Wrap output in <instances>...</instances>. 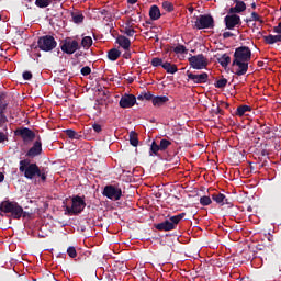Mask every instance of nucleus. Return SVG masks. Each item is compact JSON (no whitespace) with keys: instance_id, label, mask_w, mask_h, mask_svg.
Returning <instances> with one entry per match:
<instances>
[{"instance_id":"35","label":"nucleus","mask_w":281,"mask_h":281,"mask_svg":"<svg viewBox=\"0 0 281 281\" xmlns=\"http://www.w3.org/2000/svg\"><path fill=\"white\" fill-rule=\"evenodd\" d=\"M251 21H257L258 23H261V24L265 23V20H262V18H260L256 12L251 13V19H246V23H249Z\"/></svg>"},{"instance_id":"10","label":"nucleus","mask_w":281,"mask_h":281,"mask_svg":"<svg viewBox=\"0 0 281 281\" xmlns=\"http://www.w3.org/2000/svg\"><path fill=\"white\" fill-rule=\"evenodd\" d=\"M189 64L192 67V69H206L209 61L205 55L199 54L189 57Z\"/></svg>"},{"instance_id":"23","label":"nucleus","mask_w":281,"mask_h":281,"mask_svg":"<svg viewBox=\"0 0 281 281\" xmlns=\"http://www.w3.org/2000/svg\"><path fill=\"white\" fill-rule=\"evenodd\" d=\"M122 56V52H120L117 48H112L108 52V58L109 60L115 61L117 58Z\"/></svg>"},{"instance_id":"52","label":"nucleus","mask_w":281,"mask_h":281,"mask_svg":"<svg viewBox=\"0 0 281 281\" xmlns=\"http://www.w3.org/2000/svg\"><path fill=\"white\" fill-rule=\"evenodd\" d=\"M5 181V175L3 172H0V183H3Z\"/></svg>"},{"instance_id":"37","label":"nucleus","mask_w":281,"mask_h":281,"mask_svg":"<svg viewBox=\"0 0 281 281\" xmlns=\"http://www.w3.org/2000/svg\"><path fill=\"white\" fill-rule=\"evenodd\" d=\"M175 54H188V48L184 45L179 44L173 48Z\"/></svg>"},{"instance_id":"27","label":"nucleus","mask_w":281,"mask_h":281,"mask_svg":"<svg viewBox=\"0 0 281 281\" xmlns=\"http://www.w3.org/2000/svg\"><path fill=\"white\" fill-rule=\"evenodd\" d=\"M130 144L131 146H134V147L139 146V138L137 137V132L135 131L130 132Z\"/></svg>"},{"instance_id":"59","label":"nucleus","mask_w":281,"mask_h":281,"mask_svg":"<svg viewBox=\"0 0 281 281\" xmlns=\"http://www.w3.org/2000/svg\"><path fill=\"white\" fill-rule=\"evenodd\" d=\"M268 240L271 243V240H273V236H270Z\"/></svg>"},{"instance_id":"18","label":"nucleus","mask_w":281,"mask_h":281,"mask_svg":"<svg viewBox=\"0 0 281 281\" xmlns=\"http://www.w3.org/2000/svg\"><path fill=\"white\" fill-rule=\"evenodd\" d=\"M278 35H266L263 36V41L267 45H274V43H281V33H277Z\"/></svg>"},{"instance_id":"51","label":"nucleus","mask_w":281,"mask_h":281,"mask_svg":"<svg viewBox=\"0 0 281 281\" xmlns=\"http://www.w3.org/2000/svg\"><path fill=\"white\" fill-rule=\"evenodd\" d=\"M262 131H263L265 135H269V133H271V127L263 126Z\"/></svg>"},{"instance_id":"39","label":"nucleus","mask_w":281,"mask_h":281,"mask_svg":"<svg viewBox=\"0 0 281 281\" xmlns=\"http://www.w3.org/2000/svg\"><path fill=\"white\" fill-rule=\"evenodd\" d=\"M216 89H225L227 87V79L222 78L215 82Z\"/></svg>"},{"instance_id":"11","label":"nucleus","mask_w":281,"mask_h":281,"mask_svg":"<svg viewBox=\"0 0 281 281\" xmlns=\"http://www.w3.org/2000/svg\"><path fill=\"white\" fill-rule=\"evenodd\" d=\"M103 196L111 201H120L122 199V189L116 188L113 184L105 186L103 189Z\"/></svg>"},{"instance_id":"48","label":"nucleus","mask_w":281,"mask_h":281,"mask_svg":"<svg viewBox=\"0 0 281 281\" xmlns=\"http://www.w3.org/2000/svg\"><path fill=\"white\" fill-rule=\"evenodd\" d=\"M8 140V136L5 135V133L0 132V144H3V142Z\"/></svg>"},{"instance_id":"15","label":"nucleus","mask_w":281,"mask_h":281,"mask_svg":"<svg viewBox=\"0 0 281 281\" xmlns=\"http://www.w3.org/2000/svg\"><path fill=\"white\" fill-rule=\"evenodd\" d=\"M212 199L215 201V203H217V205H228V207H234L232 198H227V195L223 193H213Z\"/></svg>"},{"instance_id":"21","label":"nucleus","mask_w":281,"mask_h":281,"mask_svg":"<svg viewBox=\"0 0 281 281\" xmlns=\"http://www.w3.org/2000/svg\"><path fill=\"white\" fill-rule=\"evenodd\" d=\"M116 43H119L120 47H122L123 49H130L131 48V40H128V37H126L124 35H120L116 38Z\"/></svg>"},{"instance_id":"32","label":"nucleus","mask_w":281,"mask_h":281,"mask_svg":"<svg viewBox=\"0 0 281 281\" xmlns=\"http://www.w3.org/2000/svg\"><path fill=\"white\" fill-rule=\"evenodd\" d=\"M65 133L69 139H80V137H82V135L78 134V132L74 130H66Z\"/></svg>"},{"instance_id":"19","label":"nucleus","mask_w":281,"mask_h":281,"mask_svg":"<svg viewBox=\"0 0 281 281\" xmlns=\"http://www.w3.org/2000/svg\"><path fill=\"white\" fill-rule=\"evenodd\" d=\"M149 19H151V21H159V19H161V11L156 4L151 5L149 9Z\"/></svg>"},{"instance_id":"44","label":"nucleus","mask_w":281,"mask_h":281,"mask_svg":"<svg viewBox=\"0 0 281 281\" xmlns=\"http://www.w3.org/2000/svg\"><path fill=\"white\" fill-rule=\"evenodd\" d=\"M92 130L94 131V133H102V125L98 124V123H94L92 124Z\"/></svg>"},{"instance_id":"16","label":"nucleus","mask_w":281,"mask_h":281,"mask_svg":"<svg viewBox=\"0 0 281 281\" xmlns=\"http://www.w3.org/2000/svg\"><path fill=\"white\" fill-rule=\"evenodd\" d=\"M187 76L188 79L192 80L194 85H205V82H207V79L210 78V75H207V72H202L200 75L188 72Z\"/></svg>"},{"instance_id":"5","label":"nucleus","mask_w":281,"mask_h":281,"mask_svg":"<svg viewBox=\"0 0 281 281\" xmlns=\"http://www.w3.org/2000/svg\"><path fill=\"white\" fill-rule=\"evenodd\" d=\"M58 47V42L52 35H43L37 40V45L35 49H40L41 52H54Z\"/></svg>"},{"instance_id":"64","label":"nucleus","mask_w":281,"mask_h":281,"mask_svg":"<svg viewBox=\"0 0 281 281\" xmlns=\"http://www.w3.org/2000/svg\"><path fill=\"white\" fill-rule=\"evenodd\" d=\"M125 58H128V55H125Z\"/></svg>"},{"instance_id":"49","label":"nucleus","mask_w":281,"mask_h":281,"mask_svg":"<svg viewBox=\"0 0 281 281\" xmlns=\"http://www.w3.org/2000/svg\"><path fill=\"white\" fill-rule=\"evenodd\" d=\"M273 32H274V34H281V21L279 22V24L277 26L273 27Z\"/></svg>"},{"instance_id":"46","label":"nucleus","mask_w":281,"mask_h":281,"mask_svg":"<svg viewBox=\"0 0 281 281\" xmlns=\"http://www.w3.org/2000/svg\"><path fill=\"white\" fill-rule=\"evenodd\" d=\"M124 34H126V36H134L135 35V31H134V29L125 27Z\"/></svg>"},{"instance_id":"25","label":"nucleus","mask_w":281,"mask_h":281,"mask_svg":"<svg viewBox=\"0 0 281 281\" xmlns=\"http://www.w3.org/2000/svg\"><path fill=\"white\" fill-rule=\"evenodd\" d=\"M217 63L224 68L228 67L229 63H232V57H229L227 54H223L220 58H217Z\"/></svg>"},{"instance_id":"41","label":"nucleus","mask_w":281,"mask_h":281,"mask_svg":"<svg viewBox=\"0 0 281 281\" xmlns=\"http://www.w3.org/2000/svg\"><path fill=\"white\" fill-rule=\"evenodd\" d=\"M67 254L69 258H76V256H78V252L76 251V247L74 246H70L67 248Z\"/></svg>"},{"instance_id":"29","label":"nucleus","mask_w":281,"mask_h":281,"mask_svg":"<svg viewBox=\"0 0 281 281\" xmlns=\"http://www.w3.org/2000/svg\"><path fill=\"white\" fill-rule=\"evenodd\" d=\"M248 111H251V106L240 105L237 108V111L235 114L238 115V117H243V115H245V113H247Z\"/></svg>"},{"instance_id":"13","label":"nucleus","mask_w":281,"mask_h":281,"mask_svg":"<svg viewBox=\"0 0 281 281\" xmlns=\"http://www.w3.org/2000/svg\"><path fill=\"white\" fill-rule=\"evenodd\" d=\"M134 104H137V97L128 93L123 94L119 102L121 109H133Z\"/></svg>"},{"instance_id":"62","label":"nucleus","mask_w":281,"mask_h":281,"mask_svg":"<svg viewBox=\"0 0 281 281\" xmlns=\"http://www.w3.org/2000/svg\"><path fill=\"white\" fill-rule=\"evenodd\" d=\"M189 11H190V12H193V11H194V9H189Z\"/></svg>"},{"instance_id":"40","label":"nucleus","mask_w":281,"mask_h":281,"mask_svg":"<svg viewBox=\"0 0 281 281\" xmlns=\"http://www.w3.org/2000/svg\"><path fill=\"white\" fill-rule=\"evenodd\" d=\"M151 66L153 67H164V59H161L159 57H154L151 59Z\"/></svg>"},{"instance_id":"30","label":"nucleus","mask_w":281,"mask_h":281,"mask_svg":"<svg viewBox=\"0 0 281 281\" xmlns=\"http://www.w3.org/2000/svg\"><path fill=\"white\" fill-rule=\"evenodd\" d=\"M160 146V153H165V150H168V148H170V146H172V142L162 138L159 143Z\"/></svg>"},{"instance_id":"36","label":"nucleus","mask_w":281,"mask_h":281,"mask_svg":"<svg viewBox=\"0 0 281 281\" xmlns=\"http://www.w3.org/2000/svg\"><path fill=\"white\" fill-rule=\"evenodd\" d=\"M200 205H203L204 207L207 205H212V199L207 195H203L200 198Z\"/></svg>"},{"instance_id":"14","label":"nucleus","mask_w":281,"mask_h":281,"mask_svg":"<svg viewBox=\"0 0 281 281\" xmlns=\"http://www.w3.org/2000/svg\"><path fill=\"white\" fill-rule=\"evenodd\" d=\"M224 23L227 30H234L236 25H243V21L240 20V16L236 13H231V15H226L224 18Z\"/></svg>"},{"instance_id":"57","label":"nucleus","mask_w":281,"mask_h":281,"mask_svg":"<svg viewBox=\"0 0 281 281\" xmlns=\"http://www.w3.org/2000/svg\"><path fill=\"white\" fill-rule=\"evenodd\" d=\"M259 67H262L265 65V61H258Z\"/></svg>"},{"instance_id":"45","label":"nucleus","mask_w":281,"mask_h":281,"mask_svg":"<svg viewBox=\"0 0 281 281\" xmlns=\"http://www.w3.org/2000/svg\"><path fill=\"white\" fill-rule=\"evenodd\" d=\"M32 77H33V75H32L31 71H24V72L22 74L23 80H32Z\"/></svg>"},{"instance_id":"9","label":"nucleus","mask_w":281,"mask_h":281,"mask_svg":"<svg viewBox=\"0 0 281 281\" xmlns=\"http://www.w3.org/2000/svg\"><path fill=\"white\" fill-rule=\"evenodd\" d=\"M14 135L16 137H21L24 144H29L30 142H34V139H36V133L29 127H20L15 130Z\"/></svg>"},{"instance_id":"55","label":"nucleus","mask_w":281,"mask_h":281,"mask_svg":"<svg viewBox=\"0 0 281 281\" xmlns=\"http://www.w3.org/2000/svg\"><path fill=\"white\" fill-rule=\"evenodd\" d=\"M149 25H150V21H146V22L143 24L144 27H147V26H149Z\"/></svg>"},{"instance_id":"28","label":"nucleus","mask_w":281,"mask_h":281,"mask_svg":"<svg viewBox=\"0 0 281 281\" xmlns=\"http://www.w3.org/2000/svg\"><path fill=\"white\" fill-rule=\"evenodd\" d=\"M8 116H5V111H0V128L8 131Z\"/></svg>"},{"instance_id":"2","label":"nucleus","mask_w":281,"mask_h":281,"mask_svg":"<svg viewBox=\"0 0 281 281\" xmlns=\"http://www.w3.org/2000/svg\"><path fill=\"white\" fill-rule=\"evenodd\" d=\"M19 172L23 175L25 179L34 180L41 179L43 183L47 181V175L45 171L41 170V167L36 162H32L30 158H24L19 162Z\"/></svg>"},{"instance_id":"8","label":"nucleus","mask_w":281,"mask_h":281,"mask_svg":"<svg viewBox=\"0 0 281 281\" xmlns=\"http://www.w3.org/2000/svg\"><path fill=\"white\" fill-rule=\"evenodd\" d=\"M60 49L64 54H68L71 56V54H76L78 49H80V44L78 41L72 40L71 37H66L60 45Z\"/></svg>"},{"instance_id":"54","label":"nucleus","mask_w":281,"mask_h":281,"mask_svg":"<svg viewBox=\"0 0 281 281\" xmlns=\"http://www.w3.org/2000/svg\"><path fill=\"white\" fill-rule=\"evenodd\" d=\"M222 104H223V106H225V109H229V103L223 102Z\"/></svg>"},{"instance_id":"58","label":"nucleus","mask_w":281,"mask_h":281,"mask_svg":"<svg viewBox=\"0 0 281 281\" xmlns=\"http://www.w3.org/2000/svg\"><path fill=\"white\" fill-rule=\"evenodd\" d=\"M217 113H223V110H221V108H217Z\"/></svg>"},{"instance_id":"53","label":"nucleus","mask_w":281,"mask_h":281,"mask_svg":"<svg viewBox=\"0 0 281 281\" xmlns=\"http://www.w3.org/2000/svg\"><path fill=\"white\" fill-rule=\"evenodd\" d=\"M138 0H127V3H130L131 5H135V3H137Z\"/></svg>"},{"instance_id":"60","label":"nucleus","mask_w":281,"mask_h":281,"mask_svg":"<svg viewBox=\"0 0 281 281\" xmlns=\"http://www.w3.org/2000/svg\"><path fill=\"white\" fill-rule=\"evenodd\" d=\"M234 3H238L240 2V0H232Z\"/></svg>"},{"instance_id":"1","label":"nucleus","mask_w":281,"mask_h":281,"mask_svg":"<svg viewBox=\"0 0 281 281\" xmlns=\"http://www.w3.org/2000/svg\"><path fill=\"white\" fill-rule=\"evenodd\" d=\"M251 61V48L249 46H239L235 48L233 55V67H237L235 76H245L249 71V63Z\"/></svg>"},{"instance_id":"26","label":"nucleus","mask_w":281,"mask_h":281,"mask_svg":"<svg viewBox=\"0 0 281 281\" xmlns=\"http://www.w3.org/2000/svg\"><path fill=\"white\" fill-rule=\"evenodd\" d=\"M159 150H161L160 145L157 144V142L153 140V143L150 145V149H149L150 157H153V155H155V157H157L159 155Z\"/></svg>"},{"instance_id":"47","label":"nucleus","mask_w":281,"mask_h":281,"mask_svg":"<svg viewBox=\"0 0 281 281\" xmlns=\"http://www.w3.org/2000/svg\"><path fill=\"white\" fill-rule=\"evenodd\" d=\"M32 216V212L24 211L22 207L21 218H30Z\"/></svg>"},{"instance_id":"63","label":"nucleus","mask_w":281,"mask_h":281,"mask_svg":"<svg viewBox=\"0 0 281 281\" xmlns=\"http://www.w3.org/2000/svg\"><path fill=\"white\" fill-rule=\"evenodd\" d=\"M125 58H128V55H125Z\"/></svg>"},{"instance_id":"31","label":"nucleus","mask_w":281,"mask_h":281,"mask_svg":"<svg viewBox=\"0 0 281 281\" xmlns=\"http://www.w3.org/2000/svg\"><path fill=\"white\" fill-rule=\"evenodd\" d=\"M8 95L5 93L0 94V111H5L8 109Z\"/></svg>"},{"instance_id":"12","label":"nucleus","mask_w":281,"mask_h":281,"mask_svg":"<svg viewBox=\"0 0 281 281\" xmlns=\"http://www.w3.org/2000/svg\"><path fill=\"white\" fill-rule=\"evenodd\" d=\"M43 154V143L41 142V136L34 142L33 146L26 151L25 157L29 159H34Z\"/></svg>"},{"instance_id":"38","label":"nucleus","mask_w":281,"mask_h":281,"mask_svg":"<svg viewBox=\"0 0 281 281\" xmlns=\"http://www.w3.org/2000/svg\"><path fill=\"white\" fill-rule=\"evenodd\" d=\"M72 21L74 23H82L85 21V15L82 13H72Z\"/></svg>"},{"instance_id":"22","label":"nucleus","mask_w":281,"mask_h":281,"mask_svg":"<svg viewBox=\"0 0 281 281\" xmlns=\"http://www.w3.org/2000/svg\"><path fill=\"white\" fill-rule=\"evenodd\" d=\"M155 98V94L150 91H143L137 95V100H140V102H144L146 100L147 102H153V99Z\"/></svg>"},{"instance_id":"20","label":"nucleus","mask_w":281,"mask_h":281,"mask_svg":"<svg viewBox=\"0 0 281 281\" xmlns=\"http://www.w3.org/2000/svg\"><path fill=\"white\" fill-rule=\"evenodd\" d=\"M169 98L167 95H161V97H154V99L151 100V104L153 106H164V104H166L167 102H169Z\"/></svg>"},{"instance_id":"17","label":"nucleus","mask_w":281,"mask_h":281,"mask_svg":"<svg viewBox=\"0 0 281 281\" xmlns=\"http://www.w3.org/2000/svg\"><path fill=\"white\" fill-rule=\"evenodd\" d=\"M245 10H247V4L245 3V1H240L235 3V7H232L228 10V14H240L243 12H245Z\"/></svg>"},{"instance_id":"61","label":"nucleus","mask_w":281,"mask_h":281,"mask_svg":"<svg viewBox=\"0 0 281 281\" xmlns=\"http://www.w3.org/2000/svg\"><path fill=\"white\" fill-rule=\"evenodd\" d=\"M0 21H3V16L0 14Z\"/></svg>"},{"instance_id":"43","label":"nucleus","mask_w":281,"mask_h":281,"mask_svg":"<svg viewBox=\"0 0 281 281\" xmlns=\"http://www.w3.org/2000/svg\"><path fill=\"white\" fill-rule=\"evenodd\" d=\"M91 74V67L86 66L81 68V76H89Z\"/></svg>"},{"instance_id":"33","label":"nucleus","mask_w":281,"mask_h":281,"mask_svg":"<svg viewBox=\"0 0 281 281\" xmlns=\"http://www.w3.org/2000/svg\"><path fill=\"white\" fill-rule=\"evenodd\" d=\"M81 45L85 47V49H89V47L93 45V38H91V36H85L81 40Z\"/></svg>"},{"instance_id":"24","label":"nucleus","mask_w":281,"mask_h":281,"mask_svg":"<svg viewBox=\"0 0 281 281\" xmlns=\"http://www.w3.org/2000/svg\"><path fill=\"white\" fill-rule=\"evenodd\" d=\"M162 69H165L167 74H177V71H179V69L177 68V65L170 64L169 61L164 63Z\"/></svg>"},{"instance_id":"6","label":"nucleus","mask_w":281,"mask_h":281,"mask_svg":"<svg viewBox=\"0 0 281 281\" xmlns=\"http://www.w3.org/2000/svg\"><path fill=\"white\" fill-rule=\"evenodd\" d=\"M71 206H66V212L68 214H74L77 216V214H82L85 212V207H87V202H85V198L80 195H75L71 199Z\"/></svg>"},{"instance_id":"56","label":"nucleus","mask_w":281,"mask_h":281,"mask_svg":"<svg viewBox=\"0 0 281 281\" xmlns=\"http://www.w3.org/2000/svg\"><path fill=\"white\" fill-rule=\"evenodd\" d=\"M251 8H252V10H256V2L251 3Z\"/></svg>"},{"instance_id":"34","label":"nucleus","mask_w":281,"mask_h":281,"mask_svg":"<svg viewBox=\"0 0 281 281\" xmlns=\"http://www.w3.org/2000/svg\"><path fill=\"white\" fill-rule=\"evenodd\" d=\"M35 5L37 8H49L52 0H35Z\"/></svg>"},{"instance_id":"7","label":"nucleus","mask_w":281,"mask_h":281,"mask_svg":"<svg viewBox=\"0 0 281 281\" xmlns=\"http://www.w3.org/2000/svg\"><path fill=\"white\" fill-rule=\"evenodd\" d=\"M195 30H214V18L211 14H202L194 22Z\"/></svg>"},{"instance_id":"42","label":"nucleus","mask_w":281,"mask_h":281,"mask_svg":"<svg viewBox=\"0 0 281 281\" xmlns=\"http://www.w3.org/2000/svg\"><path fill=\"white\" fill-rule=\"evenodd\" d=\"M162 8L166 10V12H172V10H175V5L168 1L162 2Z\"/></svg>"},{"instance_id":"50","label":"nucleus","mask_w":281,"mask_h":281,"mask_svg":"<svg viewBox=\"0 0 281 281\" xmlns=\"http://www.w3.org/2000/svg\"><path fill=\"white\" fill-rule=\"evenodd\" d=\"M232 36H234V33H232V32H224L223 33V38H232Z\"/></svg>"},{"instance_id":"3","label":"nucleus","mask_w":281,"mask_h":281,"mask_svg":"<svg viewBox=\"0 0 281 281\" xmlns=\"http://www.w3.org/2000/svg\"><path fill=\"white\" fill-rule=\"evenodd\" d=\"M0 212L2 214H10L14 221H21V214H23V206L16 201L4 200L0 203Z\"/></svg>"},{"instance_id":"4","label":"nucleus","mask_w":281,"mask_h":281,"mask_svg":"<svg viewBox=\"0 0 281 281\" xmlns=\"http://www.w3.org/2000/svg\"><path fill=\"white\" fill-rule=\"evenodd\" d=\"M183 218H186V213L173 215L169 217V220L155 224V228L158 229V232H172V229H177V225L181 223Z\"/></svg>"}]
</instances>
